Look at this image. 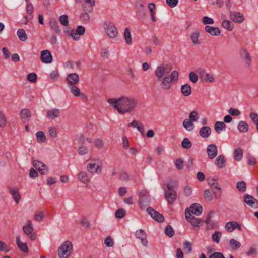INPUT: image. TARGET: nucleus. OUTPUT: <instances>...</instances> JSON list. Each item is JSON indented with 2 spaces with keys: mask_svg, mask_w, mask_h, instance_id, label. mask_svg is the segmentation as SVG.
<instances>
[{
  "mask_svg": "<svg viewBox=\"0 0 258 258\" xmlns=\"http://www.w3.org/2000/svg\"><path fill=\"white\" fill-rule=\"evenodd\" d=\"M171 64L162 63L158 66L155 70V75L157 81L159 83L161 89L168 91L171 88L172 83L177 82L179 79V73L176 71H172Z\"/></svg>",
  "mask_w": 258,
  "mask_h": 258,
  "instance_id": "f257e3e1",
  "label": "nucleus"
},
{
  "mask_svg": "<svg viewBox=\"0 0 258 258\" xmlns=\"http://www.w3.org/2000/svg\"><path fill=\"white\" fill-rule=\"evenodd\" d=\"M108 103L121 114L132 112L137 106L138 100L133 96L109 98Z\"/></svg>",
  "mask_w": 258,
  "mask_h": 258,
  "instance_id": "f03ea898",
  "label": "nucleus"
},
{
  "mask_svg": "<svg viewBox=\"0 0 258 258\" xmlns=\"http://www.w3.org/2000/svg\"><path fill=\"white\" fill-rule=\"evenodd\" d=\"M73 251V245L69 241L63 242L58 249V255L59 258H69Z\"/></svg>",
  "mask_w": 258,
  "mask_h": 258,
  "instance_id": "7ed1b4c3",
  "label": "nucleus"
},
{
  "mask_svg": "<svg viewBox=\"0 0 258 258\" xmlns=\"http://www.w3.org/2000/svg\"><path fill=\"white\" fill-rule=\"evenodd\" d=\"M104 28L109 37L114 38L117 36L118 30L114 24L111 22H106L104 24Z\"/></svg>",
  "mask_w": 258,
  "mask_h": 258,
  "instance_id": "20e7f679",
  "label": "nucleus"
},
{
  "mask_svg": "<svg viewBox=\"0 0 258 258\" xmlns=\"http://www.w3.org/2000/svg\"><path fill=\"white\" fill-rule=\"evenodd\" d=\"M139 203L141 208H144L150 203V195L146 190H142L139 193Z\"/></svg>",
  "mask_w": 258,
  "mask_h": 258,
  "instance_id": "39448f33",
  "label": "nucleus"
},
{
  "mask_svg": "<svg viewBox=\"0 0 258 258\" xmlns=\"http://www.w3.org/2000/svg\"><path fill=\"white\" fill-rule=\"evenodd\" d=\"M24 233L27 235L31 240H34L36 238V234L33 232L34 228L32 223L30 220H27V223L23 227Z\"/></svg>",
  "mask_w": 258,
  "mask_h": 258,
  "instance_id": "423d86ee",
  "label": "nucleus"
},
{
  "mask_svg": "<svg viewBox=\"0 0 258 258\" xmlns=\"http://www.w3.org/2000/svg\"><path fill=\"white\" fill-rule=\"evenodd\" d=\"M165 197L168 203L170 204H173L176 198V191L172 188L170 184H167V189L165 190Z\"/></svg>",
  "mask_w": 258,
  "mask_h": 258,
  "instance_id": "0eeeda50",
  "label": "nucleus"
},
{
  "mask_svg": "<svg viewBox=\"0 0 258 258\" xmlns=\"http://www.w3.org/2000/svg\"><path fill=\"white\" fill-rule=\"evenodd\" d=\"M96 162V160H93V162L89 163L87 166V170L91 174L96 173L100 174L102 172V165L97 164Z\"/></svg>",
  "mask_w": 258,
  "mask_h": 258,
  "instance_id": "6e6552de",
  "label": "nucleus"
},
{
  "mask_svg": "<svg viewBox=\"0 0 258 258\" xmlns=\"http://www.w3.org/2000/svg\"><path fill=\"white\" fill-rule=\"evenodd\" d=\"M147 212L150 215V216L155 220L159 222H162L164 221V216L155 210L152 207H148L147 208Z\"/></svg>",
  "mask_w": 258,
  "mask_h": 258,
  "instance_id": "1a4fd4ad",
  "label": "nucleus"
},
{
  "mask_svg": "<svg viewBox=\"0 0 258 258\" xmlns=\"http://www.w3.org/2000/svg\"><path fill=\"white\" fill-rule=\"evenodd\" d=\"M244 202L251 208H258V201L252 196L249 194H245L243 196Z\"/></svg>",
  "mask_w": 258,
  "mask_h": 258,
  "instance_id": "9d476101",
  "label": "nucleus"
},
{
  "mask_svg": "<svg viewBox=\"0 0 258 258\" xmlns=\"http://www.w3.org/2000/svg\"><path fill=\"white\" fill-rule=\"evenodd\" d=\"M229 18L234 22L241 23L244 21V16L242 13L237 11H229Z\"/></svg>",
  "mask_w": 258,
  "mask_h": 258,
  "instance_id": "9b49d317",
  "label": "nucleus"
},
{
  "mask_svg": "<svg viewBox=\"0 0 258 258\" xmlns=\"http://www.w3.org/2000/svg\"><path fill=\"white\" fill-rule=\"evenodd\" d=\"M33 165L41 174H47L48 168L42 162L37 160H34L33 162Z\"/></svg>",
  "mask_w": 258,
  "mask_h": 258,
  "instance_id": "f8f14e48",
  "label": "nucleus"
},
{
  "mask_svg": "<svg viewBox=\"0 0 258 258\" xmlns=\"http://www.w3.org/2000/svg\"><path fill=\"white\" fill-rule=\"evenodd\" d=\"M40 59L45 63H50L52 62V56L48 50H45L41 51Z\"/></svg>",
  "mask_w": 258,
  "mask_h": 258,
  "instance_id": "ddd939ff",
  "label": "nucleus"
},
{
  "mask_svg": "<svg viewBox=\"0 0 258 258\" xmlns=\"http://www.w3.org/2000/svg\"><path fill=\"white\" fill-rule=\"evenodd\" d=\"M207 152L209 159H213L218 154L217 147L215 144H212L208 146Z\"/></svg>",
  "mask_w": 258,
  "mask_h": 258,
  "instance_id": "4468645a",
  "label": "nucleus"
},
{
  "mask_svg": "<svg viewBox=\"0 0 258 258\" xmlns=\"http://www.w3.org/2000/svg\"><path fill=\"white\" fill-rule=\"evenodd\" d=\"M66 80L68 86L76 85L79 82V77L76 73L70 74L67 76Z\"/></svg>",
  "mask_w": 258,
  "mask_h": 258,
  "instance_id": "2eb2a0df",
  "label": "nucleus"
},
{
  "mask_svg": "<svg viewBox=\"0 0 258 258\" xmlns=\"http://www.w3.org/2000/svg\"><path fill=\"white\" fill-rule=\"evenodd\" d=\"M225 229L229 232H232L234 229H237L239 231H241V227L236 221L228 222L225 224Z\"/></svg>",
  "mask_w": 258,
  "mask_h": 258,
  "instance_id": "dca6fc26",
  "label": "nucleus"
},
{
  "mask_svg": "<svg viewBox=\"0 0 258 258\" xmlns=\"http://www.w3.org/2000/svg\"><path fill=\"white\" fill-rule=\"evenodd\" d=\"M136 236L137 238L139 239L142 244L145 246H147L148 241L147 240V236L145 231L143 229H139L136 231Z\"/></svg>",
  "mask_w": 258,
  "mask_h": 258,
  "instance_id": "f3484780",
  "label": "nucleus"
},
{
  "mask_svg": "<svg viewBox=\"0 0 258 258\" xmlns=\"http://www.w3.org/2000/svg\"><path fill=\"white\" fill-rule=\"evenodd\" d=\"M198 73L201 79H203L205 81L208 83H212L214 80V78L209 73H206L203 70H200L198 71Z\"/></svg>",
  "mask_w": 258,
  "mask_h": 258,
  "instance_id": "a211bd4d",
  "label": "nucleus"
},
{
  "mask_svg": "<svg viewBox=\"0 0 258 258\" xmlns=\"http://www.w3.org/2000/svg\"><path fill=\"white\" fill-rule=\"evenodd\" d=\"M202 212V207L197 203L192 204L188 210V213H191V215L194 214L196 216L200 215Z\"/></svg>",
  "mask_w": 258,
  "mask_h": 258,
  "instance_id": "6ab92c4d",
  "label": "nucleus"
},
{
  "mask_svg": "<svg viewBox=\"0 0 258 258\" xmlns=\"http://www.w3.org/2000/svg\"><path fill=\"white\" fill-rule=\"evenodd\" d=\"M185 215L187 220L189 222H190L193 226L195 227H198V228H199V224H200L201 221L197 218H196L194 216L191 215V213H187L186 210L185 212Z\"/></svg>",
  "mask_w": 258,
  "mask_h": 258,
  "instance_id": "aec40b11",
  "label": "nucleus"
},
{
  "mask_svg": "<svg viewBox=\"0 0 258 258\" xmlns=\"http://www.w3.org/2000/svg\"><path fill=\"white\" fill-rule=\"evenodd\" d=\"M16 243L18 247L23 252L28 253L29 252L28 247L26 243L22 242L20 239V236L18 235L16 237Z\"/></svg>",
  "mask_w": 258,
  "mask_h": 258,
  "instance_id": "412c9836",
  "label": "nucleus"
},
{
  "mask_svg": "<svg viewBox=\"0 0 258 258\" xmlns=\"http://www.w3.org/2000/svg\"><path fill=\"white\" fill-rule=\"evenodd\" d=\"M129 127L137 128L142 135H144V126L142 122H139L136 120H133L132 122L128 124Z\"/></svg>",
  "mask_w": 258,
  "mask_h": 258,
  "instance_id": "4be33fe9",
  "label": "nucleus"
},
{
  "mask_svg": "<svg viewBox=\"0 0 258 258\" xmlns=\"http://www.w3.org/2000/svg\"><path fill=\"white\" fill-rule=\"evenodd\" d=\"M60 111L59 109L54 108L47 111L46 116L49 119H54L60 117Z\"/></svg>",
  "mask_w": 258,
  "mask_h": 258,
  "instance_id": "5701e85b",
  "label": "nucleus"
},
{
  "mask_svg": "<svg viewBox=\"0 0 258 258\" xmlns=\"http://www.w3.org/2000/svg\"><path fill=\"white\" fill-rule=\"evenodd\" d=\"M206 32L213 36H218L221 34V31L218 27H214L207 25L205 27Z\"/></svg>",
  "mask_w": 258,
  "mask_h": 258,
  "instance_id": "b1692460",
  "label": "nucleus"
},
{
  "mask_svg": "<svg viewBox=\"0 0 258 258\" xmlns=\"http://www.w3.org/2000/svg\"><path fill=\"white\" fill-rule=\"evenodd\" d=\"M78 178L82 183L87 185L90 182L88 174L84 171H81L78 174Z\"/></svg>",
  "mask_w": 258,
  "mask_h": 258,
  "instance_id": "393cba45",
  "label": "nucleus"
},
{
  "mask_svg": "<svg viewBox=\"0 0 258 258\" xmlns=\"http://www.w3.org/2000/svg\"><path fill=\"white\" fill-rule=\"evenodd\" d=\"M9 193L12 196L14 201L18 203L20 199L21 196L18 192L17 188L9 187Z\"/></svg>",
  "mask_w": 258,
  "mask_h": 258,
  "instance_id": "a878e982",
  "label": "nucleus"
},
{
  "mask_svg": "<svg viewBox=\"0 0 258 258\" xmlns=\"http://www.w3.org/2000/svg\"><path fill=\"white\" fill-rule=\"evenodd\" d=\"M211 133V129L209 126L202 127L199 131L200 135L203 138H208Z\"/></svg>",
  "mask_w": 258,
  "mask_h": 258,
  "instance_id": "bb28decb",
  "label": "nucleus"
},
{
  "mask_svg": "<svg viewBox=\"0 0 258 258\" xmlns=\"http://www.w3.org/2000/svg\"><path fill=\"white\" fill-rule=\"evenodd\" d=\"M26 10L27 13L30 15V16L29 17H25V19H26V21L25 22V24L27 23V22L29 20H30L32 18V14L33 12L34 7L33 5L30 2H27V3Z\"/></svg>",
  "mask_w": 258,
  "mask_h": 258,
  "instance_id": "cd10ccee",
  "label": "nucleus"
},
{
  "mask_svg": "<svg viewBox=\"0 0 258 258\" xmlns=\"http://www.w3.org/2000/svg\"><path fill=\"white\" fill-rule=\"evenodd\" d=\"M181 92L184 96H189L191 93V87L188 84H184L181 87Z\"/></svg>",
  "mask_w": 258,
  "mask_h": 258,
  "instance_id": "c85d7f7f",
  "label": "nucleus"
},
{
  "mask_svg": "<svg viewBox=\"0 0 258 258\" xmlns=\"http://www.w3.org/2000/svg\"><path fill=\"white\" fill-rule=\"evenodd\" d=\"M135 7L139 13L143 15H145L146 8L144 3L141 1H138L136 2Z\"/></svg>",
  "mask_w": 258,
  "mask_h": 258,
  "instance_id": "c756f323",
  "label": "nucleus"
},
{
  "mask_svg": "<svg viewBox=\"0 0 258 258\" xmlns=\"http://www.w3.org/2000/svg\"><path fill=\"white\" fill-rule=\"evenodd\" d=\"M237 128L241 133H246L248 131L249 126L245 121H240L238 122Z\"/></svg>",
  "mask_w": 258,
  "mask_h": 258,
  "instance_id": "7c9ffc66",
  "label": "nucleus"
},
{
  "mask_svg": "<svg viewBox=\"0 0 258 258\" xmlns=\"http://www.w3.org/2000/svg\"><path fill=\"white\" fill-rule=\"evenodd\" d=\"M216 165L220 168L225 166V160L224 156L222 155H219L215 160Z\"/></svg>",
  "mask_w": 258,
  "mask_h": 258,
  "instance_id": "2f4dec72",
  "label": "nucleus"
},
{
  "mask_svg": "<svg viewBox=\"0 0 258 258\" xmlns=\"http://www.w3.org/2000/svg\"><path fill=\"white\" fill-rule=\"evenodd\" d=\"M20 116L21 119L23 121H27L29 120L31 116V113L27 109H23L20 112Z\"/></svg>",
  "mask_w": 258,
  "mask_h": 258,
  "instance_id": "473e14b6",
  "label": "nucleus"
},
{
  "mask_svg": "<svg viewBox=\"0 0 258 258\" xmlns=\"http://www.w3.org/2000/svg\"><path fill=\"white\" fill-rule=\"evenodd\" d=\"M123 37L126 44L131 45L132 43V39L131 32L128 28H126L124 29Z\"/></svg>",
  "mask_w": 258,
  "mask_h": 258,
  "instance_id": "72a5a7b5",
  "label": "nucleus"
},
{
  "mask_svg": "<svg viewBox=\"0 0 258 258\" xmlns=\"http://www.w3.org/2000/svg\"><path fill=\"white\" fill-rule=\"evenodd\" d=\"M183 126L188 131H191L194 129L195 125L192 121L188 119H185L183 121Z\"/></svg>",
  "mask_w": 258,
  "mask_h": 258,
  "instance_id": "f704fd0d",
  "label": "nucleus"
},
{
  "mask_svg": "<svg viewBox=\"0 0 258 258\" xmlns=\"http://www.w3.org/2000/svg\"><path fill=\"white\" fill-rule=\"evenodd\" d=\"M214 128L216 133L219 134L221 133V131L226 128V125L222 121H217L215 123Z\"/></svg>",
  "mask_w": 258,
  "mask_h": 258,
  "instance_id": "c9c22d12",
  "label": "nucleus"
},
{
  "mask_svg": "<svg viewBox=\"0 0 258 258\" xmlns=\"http://www.w3.org/2000/svg\"><path fill=\"white\" fill-rule=\"evenodd\" d=\"M17 35L22 41H25L28 38L27 35L23 29H19L17 32Z\"/></svg>",
  "mask_w": 258,
  "mask_h": 258,
  "instance_id": "e433bc0d",
  "label": "nucleus"
},
{
  "mask_svg": "<svg viewBox=\"0 0 258 258\" xmlns=\"http://www.w3.org/2000/svg\"><path fill=\"white\" fill-rule=\"evenodd\" d=\"M148 9L150 10L151 20L153 22H156V19L155 16V5L154 3H151L148 4Z\"/></svg>",
  "mask_w": 258,
  "mask_h": 258,
  "instance_id": "4c0bfd02",
  "label": "nucleus"
},
{
  "mask_svg": "<svg viewBox=\"0 0 258 258\" xmlns=\"http://www.w3.org/2000/svg\"><path fill=\"white\" fill-rule=\"evenodd\" d=\"M200 36V34L199 31H196L194 32H193L191 36H190V39L192 42V43L195 45H199L200 44V42L199 40V37Z\"/></svg>",
  "mask_w": 258,
  "mask_h": 258,
  "instance_id": "58836bf2",
  "label": "nucleus"
},
{
  "mask_svg": "<svg viewBox=\"0 0 258 258\" xmlns=\"http://www.w3.org/2000/svg\"><path fill=\"white\" fill-rule=\"evenodd\" d=\"M229 245L231 248L234 250H237L241 246L240 242L234 239H230L229 241Z\"/></svg>",
  "mask_w": 258,
  "mask_h": 258,
  "instance_id": "ea45409f",
  "label": "nucleus"
},
{
  "mask_svg": "<svg viewBox=\"0 0 258 258\" xmlns=\"http://www.w3.org/2000/svg\"><path fill=\"white\" fill-rule=\"evenodd\" d=\"M234 159L236 161H240L243 156V151L241 148H237L234 150Z\"/></svg>",
  "mask_w": 258,
  "mask_h": 258,
  "instance_id": "a19ab883",
  "label": "nucleus"
},
{
  "mask_svg": "<svg viewBox=\"0 0 258 258\" xmlns=\"http://www.w3.org/2000/svg\"><path fill=\"white\" fill-rule=\"evenodd\" d=\"M222 27L228 31H232L233 29V24L229 20H225L222 23Z\"/></svg>",
  "mask_w": 258,
  "mask_h": 258,
  "instance_id": "79ce46f5",
  "label": "nucleus"
},
{
  "mask_svg": "<svg viewBox=\"0 0 258 258\" xmlns=\"http://www.w3.org/2000/svg\"><path fill=\"white\" fill-rule=\"evenodd\" d=\"M71 92L75 96L78 97L81 95L80 89L76 85L69 86Z\"/></svg>",
  "mask_w": 258,
  "mask_h": 258,
  "instance_id": "37998d69",
  "label": "nucleus"
},
{
  "mask_svg": "<svg viewBox=\"0 0 258 258\" xmlns=\"http://www.w3.org/2000/svg\"><path fill=\"white\" fill-rule=\"evenodd\" d=\"M36 136L39 142H44L46 140V136L42 131H38L36 134Z\"/></svg>",
  "mask_w": 258,
  "mask_h": 258,
  "instance_id": "c03bdc74",
  "label": "nucleus"
},
{
  "mask_svg": "<svg viewBox=\"0 0 258 258\" xmlns=\"http://www.w3.org/2000/svg\"><path fill=\"white\" fill-rule=\"evenodd\" d=\"M236 188L237 189L242 192H244L246 191V185L244 181L238 182L236 184Z\"/></svg>",
  "mask_w": 258,
  "mask_h": 258,
  "instance_id": "a18cd8bd",
  "label": "nucleus"
},
{
  "mask_svg": "<svg viewBox=\"0 0 258 258\" xmlns=\"http://www.w3.org/2000/svg\"><path fill=\"white\" fill-rule=\"evenodd\" d=\"M241 54L244 57L246 63L249 64L250 61V56L247 50L244 49H242L241 52Z\"/></svg>",
  "mask_w": 258,
  "mask_h": 258,
  "instance_id": "49530a36",
  "label": "nucleus"
},
{
  "mask_svg": "<svg viewBox=\"0 0 258 258\" xmlns=\"http://www.w3.org/2000/svg\"><path fill=\"white\" fill-rule=\"evenodd\" d=\"M7 124V119L5 114L0 111V127H5Z\"/></svg>",
  "mask_w": 258,
  "mask_h": 258,
  "instance_id": "de8ad7c7",
  "label": "nucleus"
},
{
  "mask_svg": "<svg viewBox=\"0 0 258 258\" xmlns=\"http://www.w3.org/2000/svg\"><path fill=\"white\" fill-rule=\"evenodd\" d=\"M51 28L56 32L59 33L60 29L58 25L57 22L55 20H51L50 22Z\"/></svg>",
  "mask_w": 258,
  "mask_h": 258,
  "instance_id": "09e8293b",
  "label": "nucleus"
},
{
  "mask_svg": "<svg viewBox=\"0 0 258 258\" xmlns=\"http://www.w3.org/2000/svg\"><path fill=\"white\" fill-rule=\"evenodd\" d=\"M165 233L169 237H172L174 235V231L170 225L166 226L165 229Z\"/></svg>",
  "mask_w": 258,
  "mask_h": 258,
  "instance_id": "8fccbe9b",
  "label": "nucleus"
},
{
  "mask_svg": "<svg viewBox=\"0 0 258 258\" xmlns=\"http://www.w3.org/2000/svg\"><path fill=\"white\" fill-rule=\"evenodd\" d=\"M80 19L83 23H87L90 21V16L87 13L83 12L80 14Z\"/></svg>",
  "mask_w": 258,
  "mask_h": 258,
  "instance_id": "3c124183",
  "label": "nucleus"
},
{
  "mask_svg": "<svg viewBox=\"0 0 258 258\" xmlns=\"http://www.w3.org/2000/svg\"><path fill=\"white\" fill-rule=\"evenodd\" d=\"M181 145L183 148L187 149L190 148L192 146L191 142L187 138H185L183 139L181 143Z\"/></svg>",
  "mask_w": 258,
  "mask_h": 258,
  "instance_id": "603ef678",
  "label": "nucleus"
},
{
  "mask_svg": "<svg viewBox=\"0 0 258 258\" xmlns=\"http://www.w3.org/2000/svg\"><path fill=\"white\" fill-rule=\"evenodd\" d=\"M221 236L222 233L220 231H216L212 236V240L215 242L218 243Z\"/></svg>",
  "mask_w": 258,
  "mask_h": 258,
  "instance_id": "864d4df0",
  "label": "nucleus"
},
{
  "mask_svg": "<svg viewBox=\"0 0 258 258\" xmlns=\"http://www.w3.org/2000/svg\"><path fill=\"white\" fill-rule=\"evenodd\" d=\"M175 165L179 170H182L184 167V162L182 159L179 158L175 161Z\"/></svg>",
  "mask_w": 258,
  "mask_h": 258,
  "instance_id": "5fc2aeb1",
  "label": "nucleus"
},
{
  "mask_svg": "<svg viewBox=\"0 0 258 258\" xmlns=\"http://www.w3.org/2000/svg\"><path fill=\"white\" fill-rule=\"evenodd\" d=\"M189 118V120L194 122L199 118V115L197 111H192L190 113Z\"/></svg>",
  "mask_w": 258,
  "mask_h": 258,
  "instance_id": "6e6d98bb",
  "label": "nucleus"
},
{
  "mask_svg": "<svg viewBox=\"0 0 258 258\" xmlns=\"http://www.w3.org/2000/svg\"><path fill=\"white\" fill-rule=\"evenodd\" d=\"M209 184L212 190L218 189L220 187L219 184L217 182L216 180L215 179L209 180Z\"/></svg>",
  "mask_w": 258,
  "mask_h": 258,
  "instance_id": "4d7b16f0",
  "label": "nucleus"
},
{
  "mask_svg": "<svg viewBox=\"0 0 258 258\" xmlns=\"http://www.w3.org/2000/svg\"><path fill=\"white\" fill-rule=\"evenodd\" d=\"M59 21L62 25L64 26H68L69 25L68 17L67 15L61 16L59 17Z\"/></svg>",
  "mask_w": 258,
  "mask_h": 258,
  "instance_id": "13d9d810",
  "label": "nucleus"
},
{
  "mask_svg": "<svg viewBox=\"0 0 258 258\" xmlns=\"http://www.w3.org/2000/svg\"><path fill=\"white\" fill-rule=\"evenodd\" d=\"M77 152L80 155H84L88 152V149L87 147L85 146H81L78 149Z\"/></svg>",
  "mask_w": 258,
  "mask_h": 258,
  "instance_id": "bf43d9fd",
  "label": "nucleus"
},
{
  "mask_svg": "<svg viewBox=\"0 0 258 258\" xmlns=\"http://www.w3.org/2000/svg\"><path fill=\"white\" fill-rule=\"evenodd\" d=\"M184 250L186 253H189L192 250L191 243L188 241H185L183 244Z\"/></svg>",
  "mask_w": 258,
  "mask_h": 258,
  "instance_id": "052dcab7",
  "label": "nucleus"
},
{
  "mask_svg": "<svg viewBox=\"0 0 258 258\" xmlns=\"http://www.w3.org/2000/svg\"><path fill=\"white\" fill-rule=\"evenodd\" d=\"M104 243L107 247H112L114 245L113 239L110 236H107L104 240Z\"/></svg>",
  "mask_w": 258,
  "mask_h": 258,
  "instance_id": "680f3d73",
  "label": "nucleus"
},
{
  "mask_svg": "<svg viewBox=\"0 0 258 258\" xmlns=\"http://www.w3.org/2000/svg\"><path fill=\"white\" fill-rule=\"evenodd\" d=\"M257 254L256 248L254 247H250L247 252L246 253L247 256H251L252 255H256Z\"/></svg>",
  "mask_w": 258,
  "mask_h": 258,
  "instance_id": "e2e57ef3",
  "label": "nucleus"
},
{
  "mask_svg": "<svg viewBox=\"0 0 258 258\" xmlns=\"http://www.w3.org/2000/svg\"><path fill=\"white\" fill-rule=\"evenodd\" d=\"M125 215V211L123 209H119L115 212V216L118 218H121Z\"/></svg>",
  "mask_w": 258,
  "mask_h": 258,
  "instance_id": "0e129e2a",
  "label": "nucleus"
},
{
  "mask_svg": "<svg viewBox=\"0 0 258 258\" xmlns=\"http://www.w3.org/2000/svg\"><path fill=\"white\" fill-rule=\"evenodd\" d=\"M189 78L190 81L194 83H196L198 79L197 75L194 72H191L189 73Z\"/></svg>",
  "mask_w": 258,
  "mask_h": 258,
  "instance_id": "69168bd1",
  "label": "nucleus"
},
{
  "mask_svg": "<svg viewBox=\"0 0 258 258\" xmlns=\"http://www.w3.org/2000/svg\"><path fill=\"white\" fill-rule=\"evenodd\" d=\"M27 79L32 83H34L37 80V75L35 73H31L27 76Z\"/></svg>",
  "mask_w": 258,
  "mask_h": 258,
  "instance_id": "338daca9",
  "label": "nucleus"
},
{
  "mask_svg": "<svg viewBox=\"0 0 258 258\" xmlns=\"http://www.w3.org/2000/svg\"><path fill=\"white\" fill-rule=\"evenodd\" d=\"M120 179L122 181H127L129 180L130 177L126 172H122L119 175Z\"/></svg>",
  "mask_w": 258,
  "mask_h": 258,
  "instance_id": "774afa93",
  "label": "nucleus"
}]
</instances>
